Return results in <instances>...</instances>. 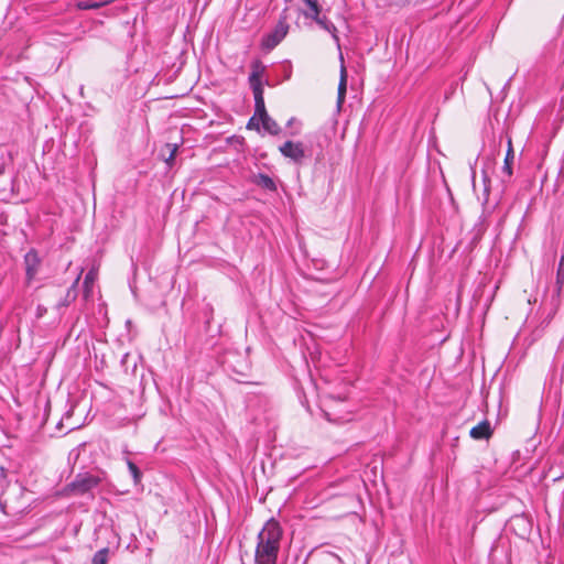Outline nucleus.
I'll return each mask as SVG.
<instances>
[{"label":"nucleus","mask_w":564,"mask_h":564,"mask_svg":"<svg viewBox=\"0 0 564 564\" xmlns=\"http://www.w3.org/2000/svg\"><path fill=\"white\" fill-rule=\"evenodd\" d=\"M24 263H25L26 279H28V281H31L36 275L40 263H41L39 254L34 249H32L25 253Z\"/></svg>","instance_id":"nucleus-8"},{"label":"nucleus","mask_w":564,"mask_h":564,"mask_svg":"<svg viewBox=\"0 0 564 564\" xmlns=\"http://www.w3.org/2000/svg\"><path fill=\"white\" fill-rule=\"evenodd\" d=\"M80 275H78L73 282L72 286L67 290L65 297L58 303V307H66L70 303H73L77 297V284L79 282Z\"/></svg>","instance_id":"nucleus-14"},{"label":"nucleus","mask_w":564,"mask_h":564,"mask_svg":"<svg viewBox=\"0 0 564 564\" xmlns=\"http://www.w3.org/2000/svg\"><path fill=\"white\" fill-rule=\"evenodd\" d=\"M111 0H105V1H78L76 3V7L79 10H91V9H99L108 3H110Z\"/></svg>","instance_id":"nucleus-16"},{"label":"nucleus","mask_w":564,"mask_h":564,"mask_svg":"<svg viewBox=\"0 0 564 564\" xmlns=\"http://www.w3.org/2000/svg\"><path fill=\"white\" fill-rule=\"evenodd\" d=\"M252 182L264 189L271 192L276 191L275 182L267 174L259 173L258 175H254Z\"/></svg>","instance_id":"nucleus-11"},{"label":"nucleus","mask_w":564,"mask_h":564,"mask_svg":"<svg viewBox=\"0 0 564 564\" xmlns=\"http://www.w3.org/2000/svg\"><path fill=\"white\" fill-rule=\"evenodd\" d=\"M302 2L307 7L303 12L305 18L316 19L322 13V6L318 0H302Z\"/></svg>","instance_id":"nucleus-12"},{"label":"nucleus","mask_w":564,"mask_h":564,"mask_svg":"<svg viewBox=\"0 0 564 564\" xmlns=\"http://www.w3.org/2000/svg\"><path fill=\"white\" fill-rule=\"evenodd\" d=\"M279 151L281 154L295 164H302L305 159V150L302 142L285 141L280 145Z\"/></svg>","instance_id":"nucleus-6"},{"label":"nucleus","mask_w":564,"mask_h":564,"mask_svg":"<svg viewBox=\"0 0 564 564\" xmlns=\"http://www.w3.org/2000/svg\"><path fill=\"white\" fill-rule=\"evenodd\" d=\"M282 535L283 530L275 519L271 518L265 522L258 533L256 564H276Z\"/></svg>","instance_id":"nucleus-1"},{"label":"nucleus","mask_w":564,"mask_h":564,"mask_svg":"<svg viewBox=\"0 0 564 564\" xmlns=\"http://www.w3.org/2000/svg\"><path fill=\"white\" fill-rule=\"evenodd\" d=\"M254 117L260 119L263 129L270 134L276 135L280 133V126L267 112L264 97L259 96L254 99Z\"/></svg>","instance_id":"nucleus-3"},{"label":"nucleus","mask_w":564,"mask_h":564,"mask_svg":"<svg viewBox=\"0 0 564 564\" xmlns=\"http://www.w3.org/2000/svg\"><path fill=\"white\" fill-rule=\"evenodd\" d=\"M514 159V152L513 149H508L505 158V164H503V172L508 174V176L512 175V167L511 164Z\"/></svg>","instance_id":"nucleus-18"},{"label":"nucleus","mask_w":564,"mask_h":564,"mask_svg":"<svg viewBox=\"0 0 564 564\" xmlns=\"http://www.w3.org/2000/svg\"><path fill=\"white\" fill-rule=\"evenodd\" d=\"M165 148L169 150V156L165 158L164 161H165V163L169 166H172L173 162H174V159L176 156V153H177L178 145L177 144L166 143Z\"/></svg>","instance_id":"nucleus-20"},{"label":"nucleus","mask_w":564,"mask_h":564,"mask_svg":"<svg viewBox=\"0 0 564 564\" xmlns=\"http://www.w3.org/2000/svg\"><path fill=\"white\" fill-rule=\"evenodd\" d=\"M312 20L315 21L323 30L328 32L332 35V37L334 39V41L337 43V45H339V37L337 35V29L332 21H329L326 17H321V14L317 15L316 19H312Z\"/></svg>","instance_id":"nucleus-10"},{"label":"nucleus","mask_w":564,"mask_h":564,"mask_svg":"<svg viewBox=\"0 0 564 564\" xmlns=\"http://www.w3.org/2000/svg\"><path fill=\"white\" fill-rule=\"evenodd\" d=\"M265 72V66L261 61L256 59L251 64V74L249 76V84L253 93L254 99L263 97V85L261 82V77Z\"/></svg>","instance_id":"nucleus-5"},{"label":"nucleus","mask_w":564,"mask_h":564,"mask_svg":"<svg viewBox=\"0 0 564 564\" xmlns=\"http://www.w3.org/2000/svg\"><path fill=\"white\" fill-rule=\"evenodd\" d=\"M346 91H347V72H346V67L341 64L340 78H339L338 91H337L338 106H340L344 102L345 97H346Z\"/></svg>","instance_id":"nucleus-13"},{"label":"nucleus","mask_w":564,"mask_h":564,"mask_svg":"<svg viewBox=\"0 0 564 564\" xmlns=\"http://www.w3.org/2000/svg\"><path fill=\"white\" fill-rule=\"evenodd\" d=\"M127 465H128V468H129V471L131 473L132 475V478H133V481L134 484H139L141 481V478H142V473L141 470L139 469V467L130 459L127 460Z\"/></svg>","instance_id":"nucleus-19"},{"label":"nucleus","mask_w":564,"mask_h":564,"mask_svg":"<svg viewBox=\"0 0 564 564\" xmlns=\"http://www.w3.org/2000/svg\"><path fill=\"white\" fill-rule=\"evenodd\" d=\"M507 147H508V149H512V141H511V138H508Z\"/></svg>","instance_id":"nucleus-21"},{"label":"nucleus","mask_w":564,"mask_h":564,"mask_svg":"<svg viewBox=\"0 0 564 564\" xmlns=\"http://www.w3.org/2000/svg\"><path fill=\"white\" fill-rule=\"evenodd\" d=\"M109 547H104L99 551H97L91 560V564H107L109 560Z\"/></svg>","instance_id":"nucleus-17"},{"label":"nucleus","mask_w":564,"mask_h":564,"mask_svg":"<svg viewBox=\"0 0 564 564\" xmlns=\"http://www.w3.org/2000/svg\"><path fill=\"white\" fill-rule=\"evenodd\" d=\"M289 28L286 17H281L273 31L262 39V47L268 51L273 50L286 36Z\"/></svg>","instance_id":"nucleus-4"},{"label":"nucleus","mask_w":564,"mask_h":564,"mask_svg":"<svg viewBox=\"0 0 564 564\" xmlns=\"http://www.w3.org/2000/svg\"><path fill=\"white\" fill-rule=\"evenodd\" d=\"M24 496V488L18 486L6 490L0 496V508L7 516H15L25 509L24 503H19L18 498Z\"/></svg>","instance_id":"nucleus-2"},{"label":"nucleus","mask_w":564,"mask_h":564,"mask_svg":"<svg viewBox=\"0 0 564 564\" xmlns=\"http://www.w3.org/2000/svg\"><path fill=\"white\" fill-rule=\"evenodd\" d=\"M96 279H97V272L94 269L89 270L86 273L84 283H83V294H84L85 299L89 297V295L93 291L94 282L96 281Z\"/></svg>","instance_id":"nucleus-15"},{"label":"nucleus","mask_w":564,"mask_h":564,"mask_svg":"<svg viewBox=\"0 0 564 564\" xmlns=\"http://www.w3.org/2000/svg\"><path fill=\"white\" fill-rule=\"evenodd\" d=\"M253 120H254V117H252V118L249 120V122H248V124H247V127H248V128H250V127L253 124Z\"/></svg>","instance_id":"nucleus-22"},{"label":"nucleus","mask_w":564,"mask_h":564,"mask_svg":"<svg viewBox=\"0 0 564 564\" xmlns=\"http://www.w3.org/2000/svg\"><path fill=\"white\" fill-rule=\"evenodd\" d=\"M491 427L488 421H482L474 426L469 434L475 440L488 438L491 435Z\"/></svg>","instance_id":"nucleus-9"},{"label":"nucleus","mask_w":564,"mask_h":564,"mask_svg":"<svg viewBox=\"0 0 564 564\" xmlns=\"http://www.w3.org/2000/svg\"><path fill=\"white\" fill-rule=\"evenodd\" d=\"M99 482L98 477L93 475H78L73 481V489L78 494H85L95 488Z\"/></svg>","instance_id":"nucleus-7"}]
</instances>
